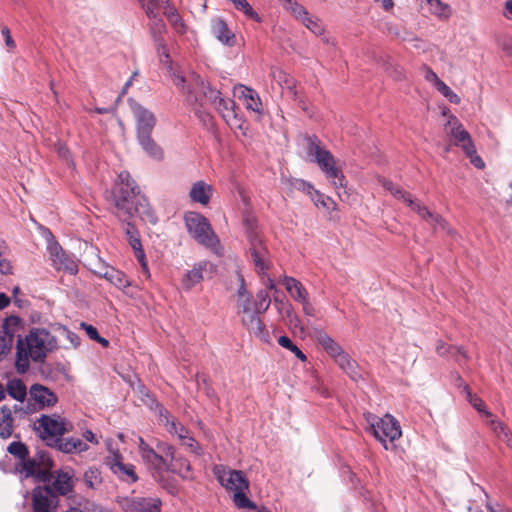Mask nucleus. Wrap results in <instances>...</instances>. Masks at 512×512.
<instances>
[{
    "label": "nucleus",
    "instance_id": "f257e3e1",
    "mask_svg": "<svg viewBox=\"0 0 512 512\" xmlns=\"http://www.w3.org/2000/svg\"><path fill=\"white\" fill-rule=\"evenodd\" d=\"M118 178L119 182L113 189L115 215L122 221L137 216L143 221L156 223L155 213L149 207L147 199L140 194L130 174L121 172Z\"/></svg>",
    "mask_w": 512,
    "mask_h": 512
},
{
    "label": "nucleus",
    "instance_id": "f03ea898",
    "mask_svg": "<svg viewBox=\"0 0 512 512\" xmlns=\"http://www.w3.org/2000/svg\"><path fill=\"white\" fill-rule=\"evenodd\" d=\"M55 347V337L45 329H34L25 338L19 337L15 362L17 372L23 374L29 369V358L43 362L47 353Z\"/></svg>",
    "mask_w": 512,
    "mask_h": 512
},
{
    "label": "nucleus",
    "instance_id": "7ed1b4c3",
    "mask_svg": "<svg viewBox=\"0 0 512 512\" xmlns=\"http://www.w3.org/2000/svg\"><path fill=\"white\" fill-rule=\"evenodd\" d=\"M213 474L227 491L234 493L233 502L238 509L255 510L257 508L246 495V491H249V481L242 471L233 470L224 465H215Z\"/></svg>",
    "mask_w": 512,
    "mask_h": 512
},
{
    "label": "nucleus",
    "instance_id": "20e7f679",
    "mask_svg": "<svg viewBox=\"0 0 512 512\" xmlns=\"http://www.w3.org/2000/svg\"><path fill=\"white\" fill-rule=\"evenodd\" d=\"M379 183L395 198L407 204L412 211L418 214L419 217L432 227L434 232L446 231L447 233L452 234V230L448 227L447 222L441 215L430 211L427 206L420 201L413 199L409 193L396 186L392 181L381 178L379 179Z\"/></svg>",
    "mask_w": 512,
    "mask_h": 512
},
{
    "label": "nucleus",
    "instance_id": "39448f33",
    "mask_svg": "<svg viewBox=\"0 0 512 512\" xmlns=\"http://www.w3.org/2000/svg\"><path fill=\"white\" fill-rule=\"evenodd\" d=\"M307 154L313 157L320 169L325 173L327 178L332 180V184L336 189L345 187V177L341 170L336 166L334 156L322 145L321 141L316 137H307Z\"/></svg>",
    "mask_w": 512,
    "mask_h": 512
},
{
    "label": "nucleus",
    "instance_id": "423d86ee",
    "mask_svg": "<svg viewBox=\"0 0 512 512\" xmlns=\"http://www.w3.org/2000/svg\"><path fill=\"white\" fill-rule=\"evenodd\" d=\"M444 130L448 136L454 139V143L462 148L466 156L470 158L471 163L476 168H484L485 164L476 154V148L470 134L463 128L462 124L455 116H449Z\"/></svg>",
    "mask_w": 512,
    "mask_h": 512
},
{
    "label": "nucleus",
    "instance_id": "0eeeda50",
    "mask_svg": "<svg viewBox=\"0 0 512 512\" xmlns=\"http://www.w3.org/2000/svg\"><path fill=\"white\" fill-rule=\"evenodd\" d=\"M184 220L188 232L198 243L209 248L217 245V236L203 215L197 212H188L185 214Z\"/></svg>",
    "mask_w": 512,
    "mask_h": 512
},
{
    "label": "nucleus",
    "instance_id": "6e6552de",
    "mask_svg": "<svg viewBox=\"0 0 512 512\" xmlns=\"http://www.w3.org/2000/svg\"><path fill=\"white\" fill-rule=\"evenodd\" d=\"M39 459L35 458H24L22 460L21 472L25 474V477H33L37 482L46 483L51 479V469L53 467V461L44 452L38 454Z\"/></svg>",
    "mask_w": 512,
    "mask_h": 512
},
{
    "label": "nucleus",
    "instance_id": "1a4fd4ad",
    "mask_svg": "<svg viewBox=\"0 0 512 512\" xmlns=\"http://www.w3.org/2000/svg\"><path fill=\"white\" fill-rule=\"evenodd\" d=\"M30 495L32 512H57L59 498L49 484L34 487Z\"/></svg>",
    "mask_w": 512,
    "mask_h": 512
},
{
    "label": "nucleus",
    "instance_id": "9d476101",
    "mask_svg": "<svg viewBox=\"0 0 512 512\" xmlns=\"http://www.w3.org/2000/svg\"><path fill=\"white\" fill-rule=\"evenodd\" d=\"M43 439L53 436H61L71 431L72 424L59 415H42L35 423Z\"/></svg>",
    "mask_w": 512,
    "mask_h": 512
},
{
    "label": "nucleus",
    "instance_id": "9b49d317",
    "mask_svg": "<svg viewBox=\"0 0 512 512\" xmlns=\"http://www.w3.org/2000/svg\"><path fill=\"white\" fill-rule=\"evenodd\" d=\"M374 436L383 443L385 449H388L387 439L393 442L402 435L401 427L398 421L391 415L386 414L382 418H378L375 423L371 424Z\"/></svg>",
    "mask_w": 512,
    "mask_h": 512
},
{
    "label": "nucleus",
    "instance_id": "f8f14e48",
    "mask_svg": "<svg viewBox=\"0 0 512 512\" xmlns=\"http://www.w3.org/2000/svg\"><path fill=\"white\" fill-rule=\"evenodd\" d=\"M128 103L136 119L137 137L152 134L157 122L154 113L137 103L134 99H128Z\"/></svg>",
    "mask_w": 512,
    "mask_h": 512
},
{
    "label": "nucleus",
    "instance_id": "ddd939ff",
    "mask_svg": "<svg viewBox=\"0 0 512 512\" xmlns=\"http://www.w3.org/2000/svg\"><path fill=\"white\" fill-rule=\"evenodd\" d=\"M158 452L150 448L145 451L142 457L143 461L156 472L166 471L168 460L173 459V446L160 443L157 446Z\"/></svg>",
    "mask_w": 512,
    "mask_h": 512
},
{
    "label": "nucleus",
    "instance_id": "4468645a",
    "mask_svg": "<svg viewBox=\"0 0 512 512\" xmlns=\"http://www.w3.org/2000/svg\"><path fill=\"white\" fill-rule=\"evenodd\" d=\"M161 500L153 497H125L120 505L125 512H160Z\"/></svg>",
    "mask_w": 512,
    "mask_h": 512
},
{
    "label": "nucleus",
    "instance_id": "2eb2a0df",
    "mask_svg": "<svg viewBox=\"0 0 512 512\" xmlns=\"http://www.w3.org/2000/svg\"><path fill=\"white\" fill-rule=\"evenodd\" d=\"M215 271V266L209 261H201L195 264L191 270H188L181 280L183 289L190 290L199 284L205 276H211Z\"/></svg>",
    "mask_w": 512,
    "mask_h": 512
},
{
    "label": "nucleus",
    "instance_id": "dca6fc26",
    "mask_svg": "<svg viewBox=\"0 0 512 512\" xmlns=\"http://www.w3.org/2000/svg\"><path fill=\"white\" fill-rule=\"evenodd\" d=\"M49 256L53 266L58 270H65L75 274L78 266L73 258L65 253L57 242H50L48 245Z\"/></svg>",
    "mask_w": 512,
    "mask_h": 512
},
{
    "label": "nucleus",
    "instance_id": "f3484780",
    "mask_svg": "<svg viewBox=\"0 0 512 512\" xmlns=\"http://www.w3.org/2000/svg\"><path fill=\"white\" fill-rule=\"evenodd\" d=\"M108 465L111 471L123 482L135 483L138 480V475L135 467L132 464L124 463L120 454L115 453L109 460Z\"/></svg>",
    "mask_w": 512,
    "mask_h": 512
},
{
    "label": "nucleus",
    "instance_id": "a211bd4d",
    "mask_svg": "<svg viewBox=\"0 0 512 512\" xmlns=\"http://www.w3.org/2000/svg\"><path fill=\"white\" fill-rule=\"evenodd\" d=\"M191 80L195 85L192 100L195 102L207 101L214 104L220 97L221 93L212 88L209 83H206L201 77L195 73H191Z\"/></svg>",
    "mask_w": 512,
    "mask_h": 512
},
{
    "label": "nucleus",
    "instance_id": "6ab92c4d",
    "mask_svg": "<svg viewBox=\"0 0 512 512\" xmlns=\"http://www.w3.org/2000/svg\"><path fill=\"white\" fill-rule=\"evenodd\" d=\"M45 484H49L58 497L68 495L74 487L73 473L69 470L51 472V479Z\"/></svg>",
    "mask_w": 512,
    "mask_h": 512
},
{
    "label": "nucleus",
    "instance_id": "aec40b11",
    "mask_svg": "<svg viewBox=\"0 0 512 512\" xmlns=\"http://www.w3.org/2000/svg\"><path fill=\"white\" fill-rule=\"evenodd\" d=\"M212 105L231 128L240 129L242 127V119L238 117L235 111V102L232 99L220 97Z\"/></svg>",
    "mask_w": 512,
    "mask_h": 512
},
{
    "label": "nucleus",
    "instance_id": "412c9836",
    "mask_svg": "<svg viewBox=\"0 0 512 512\" xmlns=\"http://www.w3.org/2000/svg\"><path fill=\"white\" fill-rule=\"evenodd\" d=\"M29 396L35 402L36 410L54 406L58 401L55 393L41 384H33L29 389Z\"/></svg>",
    "mask_w": 512,
    "mask_h": 512
},
{
    "label": "nucleus",
    "instance_id": "4be33fe9",
    "mask_svg": "<svg viewBox=\"0 0 512 512\" xmlns=\"http://www.w3.org/2000/svg\"><path fill=\"white\" fill-rule=\"evenodd\" d=\"M251 257L258 272H265L270 267L267 248L262 244L259 237H251Z\"/></svg>",
    "mask_w": 512,
    "mask_h": 512
},
{
    "label": "nucleus",
    "instance_id": "5701e85b",
    "mask_svg": "<svg viewBox=\"0 0 512 512\" xmlns=\"http://www.w3.org/2000/svg\"><path fill=\"white\" fill-rule=\"evenodd\" d=\"M142 3V7L144 8L146 14L150 18H154L155 26L159 31L165 28V25L162 19H157V14L159 10L165 11V6L171 5L168 0H139Z\"/></svg>",
    "mask_w": 512,
    "mask_h": 512
},
{
    "label": "nucleus",
    "instance_id": "b1692460",
    "mask_svg": "<svg viewBox=\"0 0 512 512\" xmlns=\"http://www.w3.org/2000/svg\"><path fill=\"white\" fill-rule=\"evenodd\" d=\"M51 445L64 453L83 452L88 449V445L85 442L75 437L57 438L54 439V443Z\"/></svg>",
    "mask_w": 512,
    "mask_h": 512
},
{
    "label": "nucleus",
    "instance_id": "393cba45",
    "mask_svg": "<svg viewBox=\"0 0 512 512\" xmlns=\"http://www.w3.org/2000/svg\"><path fill=\"white\" fill-rule=\"evenodd\" d=\"M126 234L128 236L129 243L134 250L135 257L141 263L143 270L148 274V267L145 261V253L142 249L138 233L133 225L127 223Z\"/></svg>",
    "mask_w": 512,
    "mask_h": 512
},
{
    "label": "nucleus",
    "instance_id": "a878e982",
    "mask_svg": "<svg viewBox=\"0 0 512 512\" xmlns=\"http://www.w3.org/2000/svg\"><path fill=\"white\" fill-rule=\"evenodd\" d=\"M212 187L204 181L194 183L190 189L189 196L193 202L207 205L212 195Z\"/></svg>",
    "mask_w": 512,
    "mask_h": 512
},
{
    "label": "nucleus",
    "instance_id": "bb28decb",
    "mask_svg": "<svg viewBox=\"0 0 512 512\" xmlns=\"http://www.w3.org/2000/svg\"><path fill=\"white\" fill-rule=\"evenodd\" d=\"M137 140L149 157L158 161L164 158L163 149L158 143H156L151 134L137 137Z\"/></svg>",
    "mask_w": 512,
    "mask_h": 512
},
{
    "label": "nucleus",
    "instance_id": "cd10ccee",
    "mask_svg": "<svg viewBox=\"0 0 512 512\" xmlns=\"http://www.w3.org/2000/svg\"><path fill=\"white\" fill-rule=\"evenodd\" d=\"M317 342L322 346L329 356L334 360L345 352L342 347L334 339L323 331H319L317 334Z\"/></svg>",
    "mask_w": 512,
    "mask_h": 512
},
{
    "label": "nucleus",
    "instance_id": "c85d7f7f",
    "mask_svg": "<svg viewBox=\"0 0 512 512\" xmlns=\"http://www.w3.org/2000/svg\"><path fill=\"white\" fill-rule=\"evenodd\" d=\"M167 471L178 473L182 478H189L191 475V466L187 459L175 455V449L173 448V459L168 460Z\"/></svg>",
    "mask_w": 512,
    "mask_h": 512
},
{
    "label": "nucleus",
    "instance_id": "c756f323",
    "mask_svg": "<svg viewBox=\"0 0 512 512\" xmlns=\"http://www.w3.org/2000/svg\"><path fill=\"white\" fill-rule=\"evenodd\" d=\"M334 361L352 380L357 381L361 378L357 369L358 366L356 361H354L346 352H343Z\"/></svg>",
    "mask_w": 512,
    "mask_h": 512
},
{
    "label": "nucleus",
    "instance_id": "7c9ffc66",
    "mask_svg": "<svg viewBox=\"0 0 512 512\" xmlns=\"http://www.w3.org/2000/svg\"><path fill=\"white\" fill-rule=\"evenodd\" d=\"M212 34L222 43L231 44L234 34L228 29L227 24L220 18L211 21Z\"/></svg>",
    "mask_w": 512,
    "mask_h": 512
},
{
    "label": "nucleus",
    "instance_id": "2f4dec72",
    "mask_svg": "<svg viewBox=\"0 0 512 512\" xmlns=\"http://www.w3.org/2000/svg\"><path fill=\"white\" fill-rule=\"evenodd\" d=\"M284 285L289 295L296 301H304L308 297V292L297 279L293 277H285Z\"/></svg>",
    "mask_w": 512,
    "mask_h": 512
},
{
    "label": "nucleus",
    "instance_id": "473e14b6",
    "mask_svg": "<svg viewBox=\"0 0 512 512\" xmlns=\"http://www.w3.org/2000/svg\"><path fill=\"white\" fill-rule=\"evenodd\" d=\"M12 409L8 406H2L0 409V437L9 438L13 433Z\"/></svg>",
    "mask_w": 512,
    "mask_h": 512
},
{
    "label": "nucleus",
    "instance_id": "72a5a7b5",
    "mask_svg": "<svg viewBox=\"0 0 512 512\" xmlns=\"http://www.w3.org/2000/svg\"><path fill=\"white\" fill-rule=\"evenodd\" d=\"M6 392L10 397L21 403H23L27 397V387L24 382L18 378L8 380Z\"/></svg>",
    "mask_w": 512,
    "mask_h": 512
},
{
    "label": "nucleus",
    "instance_id": "f704fd0d",
    "mask_svg": "<svg viewBox=\"0 0 512 512\" xmlns=\"http://www.w3.org/2000/svg\"><path fill=\"white\" fill-rule=\"evenodd\" d=\"M164 15L167 17L173 29L178 34H184L187 30V27L180 16L178 10L173 5L165 6Z\"/></svg>",
    "mask_w": 512,
    "mask_h": 512
},
{
    "label": "nucleus",
    "instance_id": "c9c22d12",
    "mask_svg": "<svg viewBox=\"0 0 512 512\" xmlns=\"http://www.w3.org/2000/svg\"><path fill=\"white\" fill-rule=\"evenodd\" d=\"M428 6V9L431 14L436 17L447 20L451 16V8L448 4L443 3L440 0H425Z\"/></svg>",
    "mask_w": 512,
    "mask_h": 512
},
{
    "label": "nucleus",
    "instance_id": "e433bc0d",
    "mask_svg": "<svg viewBox=\"0 0 512 512\" xmlns=\"http://www.w3.org/2000/svg\"><path fill=\"white\" fill-rule=\"evenodd\" d=\"M164 425L170 434H175L179 440H183L189 435L188 430L175 418L170 419L167 415L164 416Z\"/></svg>",
    "mask_w": 512,
    "mask_h": 512
},
{
    "label": "nucleus",
    "instance_id": "4c0bfd02",
    "mask_svg": "<svg viewBox=\"0 0 512 512\" xmlns=\"http://www.w3.org/2000/svg\"><path fill=\"white\" fill-rule=\"evenodd\" d=\"M104 277L113 285L120 289H125L130 285L126 275L114 268H109L104 273Z\"/></svg>",
    "mask_w": 512,
    "mask_h": 512
},
{
    "label": "nucleus",
    "instance_id": "58836bf2",
    "mask_svg": "<svg viewBox=\"0 0 512 512\" xmlns=\"http://www.w3.org/2000/svg\"><path fill=\"white\" fill-rule=\"evenodd\" d=\"M173 82L184 94L188 96L189 100L192 101V96L196 87L191 80V74L188 78L180 74H175Z\"/></svg>",
    "mask_w": 512,
    "mask_h": 512
},
{
    "label": "nucleus",
    "instance_id": "ea45409f",
    "mask_svg": "<svg viewBox=\"0 0 512 512\" xmlns=\"http://www.w3.org/2000/svg\"><path fill=\"white\" fill-rule=\"evenodd\" d=\"M242 97L244 98L245 106L248 110L253 112H260L261 102L258 95L249 88L243 87Z\"/></svg>",
    "mask_w": 512,
    "mask_h": 512
},
{
    "label": "nucleus",
    "instance_id": "a19ab883",
    "mask_svg": "<svg viewBox=\"0 0 512 512\" xmlns=\"http://www.w3.org/2000/svg\"><path fill=\"white\" fill-rule=\"evenodd\" d=\"M466 400L480 413H483L486 417H492V414L485 410V403L476 394H473L468 386L464 387Z\"/></svg>",
    "mask_w": 512,
    "mask_h": 512
},
{
    "label": "nucleus",
    "instance_id": "79ce46f5",
    "mask_svg": "<svg viewBox=\"0 0 512 512\" xmlns=\"http://www.w3.org/2000/svg\"><path fill=\"white\" fill-rule=\"evenodd\" d=\"M85 484L92 489L98 488L102 483L101 472L99 469L91 467L84 473Z\"/></svg>",
    "mask_w": 512,
    "mask_h": 512
},
{
    "label": "nucleus",
    "instance_id": "37998d69",
    "mask_svg": "<svg viewBox=\"0 0 512 512\" xmlns=\"http://www.w3.org/2000/svg\"><path fill=\"white\" fill-rule=\"evenodd\" d=\"M278 344L281 347L290 350L302 362H305L307 360L306 355L291 341L289 337L280 336L278 338Z\"/></svg>",
    "mask_w": 512,
    "mask_h": 512
},
{
    "label": "nucleus",
    "instance_id": "c03bdc74",
    "mask_svg": "<svg viewBox=\"0 0 512 512\" xmlns=\"http://www.w3.org/2000/svg\"><path fill=\"white\" fill-rule=\"evenodd\" d=\"M273 77L277 79L279 83H283L286 85L287 90L292 95L294 99H296L297 92L295 90L294 80L290 78L285 72L282 70H277L273 72Z\"/></svg>",
    "mask_w": 512,
    "mask_h": 512
},
{
    "label": "nucleus",
    "instance_id": "a18cd8bd",
    "mask_svg": "<svg viewBox=\"0 0 512 512\" xmlns=\"http://www.w3.org/2000/svg\"><path fill=\"white\" fill-rule=\"evenodd\" d=\"M271 303V299L269 293L266 290H260L256 295V300L254 301V308L256 312H265Z\"/></svg>",
    "mask_w": 512,
    "mask_h": 512
},
{
    "label": "nucleus",
    "instance_id": "49530a36",
    "mask_svg": "<svg viewBox=\"0 0 512 512\" xmlns=\"http://www.w3.org/2000/svg\"><path fill=\"white\" fill-rule=\"evenodd\" d=\"M246 328L249 330L251 334H254L258 338L264 339L267 336L265 325L259 316L252 320V322L249 323V325H247Z\"/></svg>",
    "mask_w": 512,
    "mask_h": 512
},
{
    "label": "nucleus",
    "instance_id": "de8ad7c7",
    "mask_svg": "<svg viewBox=\"0 0 512 512\" xmlns=\"http://www.w3.org/2000/svg\"><path fill=\"white\" fill-rule=\"evenodd\" d=\"M7 451L19 458L21 461L28 456V448L22 442H12L9 444Z\"/></svg>",
    "mask_w": 512,
    "mask_h": 512
},
{
    "label": "nucleus",
    "instance_id": "09e8293b",
    "mask_svg": "<svg viewBox=\"0 0 512 512\" xmlns=\"http://www.w3.org/2000/svg\"><path fill=\"white\" fill-rule=\"evenodd\" d=\"M437 90L446 97L451 103L459 104L460 97L454 93L449 86H447L443 81H439L436 85Z\"/></svg>",
    "mask_w": 512,
    "mask_h": 512
},
{
    "label": "nucleus",
    "instance_id": "8fccbe9b",
    "mask_svg": "<svg viewBox=\"0 0 512 512\" xmlns=\"http://www.w3.org/2000/svg\"><path fill=\"white\" fill-rule=\"evenodd\" d=\"M13 344V335L4 331L0 332V359L6 355Z\"/></svg>",
    "mask_w": 512,
    "mask_h": 512
},
{
    "label": "nucleus",
    "instance_id": "3c124183",
    "mask_svg": "<svg viewBox=\"0 0 512 512\" xmlns=\"http://www.w3.org/2000/svg\"><path fill=\"white\" fill-rule=\"evenodd\" d=\"M301 21L314 34L320 35L323 32V27L317 18L307 14Z\"/></svg>",
    "mask_w": 512,
    "mask_h": 512
},
{
    "label": "nucleus",
    "instance_id": "603ef678",
    "mask_svg": "<svg viewBox=\"0 0 512 512\" xmlns=\"http://www.w3.org/2000/svg\"><path fill=\"white\" fill-rule=\"evenodd\" d=\"M498 46L508 57H512V37L503 35L497 40Z\"/></svg>",
    "mask_w": 512,
    "mask_h": 512
},
{
    "label": "nucleus",
    "instance_id": "864d4df0",
    "mask_svg": "<svg viewBox=\"0 0 512 512\" xmlns=\"http://www.w3.org/2000/svg\"><path fill=\"white\" fill-rule=\"evenodd\" d=\"M182 444L186 446L191 452L200 455L202 453V449L196 440L188 435L186 438L182 440Z\"/></svg>",
    "mask_w": 512,
    "mask_h": 512
},
{
    "label": "nucleus",
    "instance_id": "5fc2aeb1",
    "mask_svg": "<svg viewBox=\"0 0 512 512\" xmlns=\"http://www.w3.org/2000/svg\"><path fill=\"white\" fill-rule=\"evenodd\" d=\"M289 10H291L292 14L296 17L302 20L306 15L308 14L307 11L304 9L303 6L297 4L296 2H288Z\"/></svg>",
    "mask_w": 512,
    "mask_h": 512
},
{
    "label": "nucleus",
    "instance_id": "6e6d98bb",
    "mask_svg": "<svg viewBox=\"0 0 512 512\" xmlns=\"http://www.w3.org/2000/svg\"><path fill=\"white\" fill-rule=\"evenodd\" d=\"M35 411H36L35 405L28 403L25 406L18 405V404L14 405L12 412H14L16 414H20V415H29Z\"/></svg>",
    "mask_w": 512,
    "mask_h": 512
},
{
    "label": "nucleus",
    "instance_id": "4d7b16f0",
    "mask_svg": "<svg viewBox=\"0 0 512 512\" xmlns=\"http://www.w3.org/2000/svg\"><path fill=\"white\" fill-rule=\"evenodd\" d=\"M260 313L261 312H256L255 309L248 310V308H247L246 310H244V312L239 313L241 315L242 324L246 327L247 325H249V323L252 322V320L257 318L258 314H260Z\"/></svg>",
    "mask_w": 512,
    "mask_h": 512
},
{
    "label": "nucleus",
    "instance_id": "13d9d810",
    "mask_svg": "<svg viewBox=\"0 0 512 512\" xmlns=\"http://www.w3.org/2000/svg\"><path fill=\"white\" fill-rule=\"evenodd\" d=\"M448 356L453 357L458 362H461L462 359L464 361L468 359V356L466 352L463 350V348L458 346H452Z\"/></svg>",
    "mask_w": 512,
    "mask_h": 512
},
{
    "label": "nucleus",
    "instance_id": "bf43d9fd",
    "mask_svg": "<svg viewBox=\"0 0 512 512\" xmlns=\"http://www.w3.org/2000/svg\"><path fill=\"white\" fill-rule=\"evenodd\" d=\"M490 427L497 437L502 436V434L508 430L504 423L495 419L490 421Z\"/></svg>",
    "mask_w": 512,
    "mask_h": 512
},
{
    "label": "nucleus",
    "instance_id": "052dcab7",
    "mask_svg": "<svg viewBox=\"0 0 512 512\" xmlns=\"http://www.w3.org/2000/svg\"><path fill=\"white\" fill-rule=\"evenodd\" d=\"M254 310V303H252L247 296L238 300V313L244 312V310Z\"/></svg>",
    "mask_w": 512,
    "mask_h": 512
},
{
    "label": "nucleus",
    "instance_id": "680f3d73",
    "mask_svg": "<svg viewBox=\"0 0 512 512\" xmlns=\"http://www.w3.org/2000/svg\"><path fill=\"white\" fill-rule=\"evenodd\" d=\"M254 223H255V219L252 217L251 218L247 217L245 219V224L247 226V233H248V237L250 240H251V237L252 238L258 237L257 233L254 231Z\"/></svg>",
    "mask_w": 512,
    "mask_h": 512
},
{
    "label": "nucleus",
    "instance_id": "e2e57ef3",
    "mask_svg": "<svg viewBox=\"0 0 512 512\" xmlns=\"http://www.w3.org/2000/svg\"><path fill=\"white\" fill-rule=\"evenodd\" d=\"M81 327L86 331L90 339L95 340L98 337V331L94 326L82 322Z\"/></svg>",
    "mask_w": 512,
    "mask_h": 512
},
{
    "label": "nucleus",
    "instance_id": "0e129e2a",
    "mask_svg": "<svg viewBox=\"0 0 512 512\" xmlns=\"http://www.w3.org/2000/svg\"><path fill=\"white\" fill-rule=\"evenodd\" d=\"M451 345H447L446 343L439 341L436 345V352L440 356H448L449 351L451 350Z\"/></svg>",
    "mask_w": 512,
    "mask_h": 512
},
{
    "label": "nucleus",
    "instance_id": "69168bd1",
    "mask_svg": "<svg viewBox=\"0 0 512 512\" xmlns=\"http://www.w3.org/2000/svg\"><path fill=\"white\" fill-rule=\"evenodd\" d=\"M303 306V312L308 316H314L315 315V308L313 305L308 301V297L305 298L304 301L300 302Z\"/></svg>",
    "mask_w": 512,
    "mask_h": 512
},
{
    "label": "nucleus",
    "instance_id": "338daca9",
    "mask_svg": "<svg viewBox=\"0 0 512 512\" xmlns=\"http://www.w3.org/2000/svg\"><path fill=\"white\" fill-rule=\"evenodd\" d=\"M399 39H401L402 41H409V42L419 40L418 37L414 33L410 32L406 29H402Z\"/></svg>",
    "mask_w": 512,
    "mask_h": 512
},
{
    "label": "nucleus",
    "instance_id": "774afa93",
    "mask_svg": "<svg viewBox=\"0 0 512 512\" xmlns=\"http://www.w3.org/2000/svg\"><path fill=\"white\" fill-rule=\"evenodd\" d=\"M236 276H237V279H238V281L240 283V287H239V290H238V296H239V299L241 300L242 298L247 296V291H246V289L244 287V278L241 275V273L236 272Z\"/></svg>",
    "mask_w": 512,
    "mask_h": 512
}]
</instances>
